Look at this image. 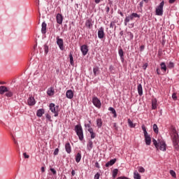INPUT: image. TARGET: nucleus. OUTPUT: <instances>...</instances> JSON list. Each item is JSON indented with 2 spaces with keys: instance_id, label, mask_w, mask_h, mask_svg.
<instances>
[{
  "instance_id": "1",
  "label": "nucleus",
  "mask_w": 179,
  "mask_h": 179,
  "mask_svg": "<svg viewBox=\"0 0 179 179\" xmlns=\"http://www.w3.org/2000/svg\"><path fill=\"white\" fill-rule=\"evenodd\" d=\"M5 94L6 97H12L13 96V92L5 85L0 86V94Z\"/></svg>"
},
{
  "instance_id": "2",
  "label": "nucleus",
  "mask_w": 179,
  "mask_h": 179,
  "mask_svg": "<svg viewBox=\"0 0 179 179\" xmlns=\"http://www.w3.org/2000/svg\"><path fill=\"white\" fill-rule=\"evenodd\" d=\"M49 108L54 115V117H58L59 115V106H55V103H50Z\"/></svg>"
},
{
  "instance_id": "3",
  "label": "nucleus",
  "mask_w": 179,
  "mask_h": 179,
  "mask_svg": "<svg viewBox=\"0 0 179 179\" xmlns=\"http://www.w3.org/2000/svg\"><path fill=\"white\" fill-rule=\"evenodd\" d=\"M74 130L76 131L80 141H82L84 138L83 136V129L80 124H77L75 126Z\"/></svg>"
},
{
  "instance_id": "4",
  "label": "nucleus",
  "mask_w": 179,
  "mask_h": 179,
  "mask_svg": "<svg viewBox=\"0 0 179 179\" xmlns=\"http://www.w3.org/2000/svg\"><path fill=\"white\" fill-rule=\"evenodd\" d=\"M134 17H141V15H139L136 13H133L130 15L127 16L124 19V26H128V23L131 22V20H134Z\"/></svg>"
},
{
  "instance_id": "5",
  "label": "nucleus",
  "mask_w": 179,
  "mask_h": 179,
  "mask_svg": "<svg viewBox=\"0 0 179 179\" xmlns=\"http://www.w3.org/2000/svg\"><path fill=\"white\" fill-rule=\"evenodd\" d=\"M164 6V1H162L156 8L155 13L157 16H163V8Z\"/></svg>"
},
{
  "instance_id": "6",
  "label": "nucleus",
  "mask_w": 179,
  "mask_h": 179,
  "mask_svg": "<svg viewBox=\"0 0 179 179\" xmlns=\"http://www.w3.org/2000/svg\"><path fill=\"white\" fill-rule=\"evenodd\" d=\"M172 141H173V148H175L176 150H178V149H179V145H178L179 136H178V134H174L172 136Z\"/></svg>"
},
{
  "instance_id": "7",
  "label": "nucleus",
  "mask_w": 179,
  "mask_h": 179,
  "mask_svg": "<svg viewBox=\"0 0 179 179\" xmlns=\"http://www.w3.org/2000/svg\"><path fill=\"white\" fill-rule=\"evenodd\" d=\"M92 103L95 107H96L97 108H101V102L100 101V99L97 98V96H94L92 98Z\"/></svg>"
},
{
  "instance_id": "8",
  "label": "nucleus",
  "mask_w": 179,
  "mask_h": 179,
  "mask_svg": "<svg viewBox=\"0 0 179 179\" xmlns=\"http://www.w3.org/2000/svg\"><path fill=\"white\" fill-rule=\"evenodd\" d=\"M57 44L59 47V48L61 50V51H64V39L60 38L59 36L57 37Z\"/></svg>"
},
{
  "instance_id": "9",
  "label": "nucleus",
  "mask_w": 179,
  "mask_h": 179,
  "mask_svg": "<svg viewBox=\"0 0 179 179\" xmlns=\"http://www.w3.org/2000/svg\"><path fill=\"white\" fill-rule=\"evenodd\" d=\"M166 141L163 140H159V148L162 152H166Z\"/></svg>"
},
{
  "instance_id": "10",
  "label": "nucleus",
  "mask_w": 179,
  "mask_h": 179,
  "mask_svg": "<svg viewBox=\"0 0 179 179\" xmlns=\"http://www.w3.org/2000/svg\"><path fill=\"white\" fill-rule=\"evenodd\" d=\"M80 50H81L83 55H84V56L87 55V52H89V48H87V45H83L80 47Z\"/></svg>"
},
{
  "instance_id": "11",
  "label": "nucleus",
  "mask_w": 179,
  "mask_h": 179,
  "mask_svg": "<svg viewBox=\"0 0 179 179\" xmlns=\"http://www.w3.org/2000/svg\"><path fill=\"white\" fill-rule=\"evenodd\" d=\"M98 38H104V28L101 27L98 30Z\"/></svg>"
},
{
  "instance_id": "12",
  "label": "nucleus",
  "mask_w": 179,
  "mask_h": 179,
  "mask_svg": "<svg viewBox=\"0 0 179 179\" xmlns=\"http://www.w3.org/2000/svg\"><path fill=\"white\" fill-rule=\"evenodd\" d=\"M145 138V145L148 146H150V145L152 143V138H150V135L146 134L144 136Z\"/></svg>"
},
{
  "instance_id": "13",
  "label": "nucleus",
  "mask_w": 179,
  "mask_h": 179,
  "mask_svg": "<svg viewBox=\"0 0 179 179\" xmlns=\"http://www.w3.org/2000/svg\"><path fill=\"white\" fill-rule=\"evenodd\" d=\"M85 27L87 29H92V27H93V20H92V18H89L86 20Z\"/></svg>"
},
{
  "instance_id": "14",
  "label": "nucleus",
  "mask_w": 179,
  "mask_h": 179,
  "mask_svg": "<svg viewBox=\"0 0 179 179\" xmlns=\"http://www.w3.org/2000/svg\"><path fill=\"white\" fill-rule=\"evenodd\" d=\"M28 106H35L36 105V99L34 96H30L27 99Z\"/></svg>"
},
{
  "instance_id": "15",
  "label": "nucleus",
  "mask_w": 179,
  "mask_h": 179,
  "mask_svg": "<svg viewBox=\"0 0 179 179\" xmlns=\"http://www.w3.org/2000/svg\"><path fill=\"white\" fill-rule=\"evenodd\" d=\"M56 20H57V23H58V24H62V22L64 21L62 15H61L60 13H58L56 16Z\"/></svg>"
},
{
  "instance_id": "16",
  "label": "nucleus",
  "mask_w": 179,
  "mask_h": 179,
  "mask_svg": "<svg viewBox=\"0 0 179 179\" xmlns=\"http://www.w3.org/2000/svg\"><path fill=\"white\" fill-rule=\"evenodd\" d=\"M65 150L66 153H68L69 155H71V153L72 152V147H71V143H66L65 144Z\"/></svg>"
},
{
  "instance_id": "17",
  "label": "nucleus",
  "mask_w": 179,
  "mask_h": 179,
  "mask_svg": "<svg viewBox=\"0 0 179 179\" xmlns=\"http://www.w3.org/2000/svg\"><path fill=\"white\" fill-rule=\"evenodd\" d=\"M66 97L70 99H73V92L71 90H67L66 92Z\"/></svg>"
},
{
  "instance_id": "18",
  "label": "nucleus",
  "mask_w": 179,
  "mask_h": 179,
  "mask_svg": "<svg viewBox=\"0 0 179 179\" xmlns=\"http://www.w3.org/2000/svg\"><path fill=\"white\" fill-rule=\"evenodd\" d=\"M41 33L42 34H45L47 33V24L45 22H43L41 25Z\"/></svg>"
},
{
  "instance_id": "19",
  "label": "nucleus",
  "mask_w": 179,
  "mask_h": 179,
  "mask_svg": "<svg viewBox=\"0 0 179 179\" xmlns=\"http://www.w3.org/2000/svg\"><path fill=\"white\" fill-rule=\"evenodd\" d=\"M115 162H117V159L115 158L110 160L106 164V167H110V166L115 164Z\"/></svg>"
},
{
  "instance_id": "20",
  "label": "nucleus",
  "mask_w": 179,
  "mask_h": 179,
  "mask_svg": "<svg viewBox=\"0 0 179 179\" xmlns=\"http://www.w3.org/2000/svg\"><path fill=\"white\" fill-rule=\"evenodd\" d=\"M45 113V110L43 108L38 109L36 112L37 117H41Z\"/></svg>"
},
{
  "instance_id": "21",
  "label": "nucleus",
  "mask_w": 179,
  "mask_h": 179,
  "mask_svg": "<svg viewBox=\"0 0 179 179\" xmlns=\"http://www.w3.org/2000/svg\"><path fill=\"white\" fill-rule=\"evenodd\" d=\"M137 90L139 96H142V94H143V89L142 88V84L138 85Z\"/></svg>"
},
{
  "instance_id": "22",
  "label": "nucleus",
  "mask_w": 179,
  "mask_h": 179,
  "mask_svg": "<svg viewBox=\"0 0 179 179\" xmlns=\"http://www.w3.org/2000/svg\"><path fill=\"white\" fill-rule=\"evenodd\" d=\"M87 149L89 150V152L93 149V141H92V140L88 141V143L87 144Z\"/></svg>"
},
{
  "instance_id": "23",
  "label": "nucleus",
  "mask_w": 179,
  "mask_h": 179,
  "mask_svg": "<svg viewBox=\"0 0 179 179\" xmlns=\"http://www.w3.org/2000/svg\"><path fill=\"white\" fill-rule=\"evenodd\" d=\"M160 66H161V70L164 72V73H165V72L167 71V66L166 65V63L162 62L160 64Z\"/></svg>"
},
{
  "instance_id": "24",
  "label": "nucleus",
  "mask_w": 179,
  "mask_h": 179,
  "mask_svg": "<svg viewBox=\"0 0 179 179\" xmlns=\"http://www.w3.org/2000/svg\"><path fill=\"white\" fill-rule=\"evenodd\" d=\"M82 160V154L80 152H78L76 155V163H79Z\"/></svg>"
},
{
  "instance_id": "25",
  "label": "nucleus",
  "mask_w": 179,
  "mask_h": 179,
  "mask_svg": "<svg viewBox=\"0 0 179 179\" xmlns=\"http://www.w3.org/2000/svg\"><path fill=\"white\" fill-rule=\"evenodd\" d=\"M157 108V99H153L152 101V110H156Z\"/></svg>"
},
{
  "instance_id": "26",
  "label": "nucleus",
  "mask_w": 179,
  "mask_h": 179,
  "mask_svg": "<svg viewBox=\"0 0 179 179\" xmlns=\"http://www.w3.org/2000/svg\"><path fill=\"white\" fill-rule=\"evenodd\" d=\"M118 54H119V56L120 57V59L122 62H124V50H122V49H120L118 50Z\"/></svg>"
},
{
  "instance_id": "27",
  "label": "nucleus",
  "mask_w": 179,
  "mask_h": 179,
  "mask_svg": "<svg viewBox=\"0 0 179 179\" xmlns=\"http://www.w3.org/2000/svg\"><path fill=\"white\" fill-rule=\"evenodd\" d=\"M87 131L91 135V139H94L96 138V134L93 131V129H87Z\"/></svg>"
},
{
  "instance_id": "28",
  "label": "nucleus",
  "mask_w": 179,
  "mask_h": 179,
  "mask_svg": "<svg viewBox=\"0 0 179 179\" xmlns=\"http://www.w3.org/2000/svg\"><path fill=\"white\" fill-rule=\"evenodd\" d=\"M109 111H111L112 114H113V118H117V111H115V109L113 107H110L108 108Z\"/></svg>"
},
{
  "instance_id": "29",
  "label": "nucleus",
  "mask_w": 179,
  "mask_h": 179,
  "mask_svg": "<svg viewBox=\"0 0 179 179\" xmlns=\"http://www.w3.org/2000/svg\"><path fill=\"white\" fill-rule=\"evenodd\" d=\"M96 127H98V128L103 127V120H101V118L96 120Z\"/></svg>"
},
{
  "instance_id": "30",
  "label": "nucleus",
  "mask_w": 179,
  "mask_h": 179,
  "mask_svg": "<svg viewBox=\"0 0 179 179\" xmlns=\"http://www.w3.org/2000/svg\"><path fill=\"white\" fill-rule=\"evenodd\" d=\"M159 141H162V139H158V141L156 139L152 140L153 145L155 146L157 150H159Z\"/></svg>"
},
{
  "instance_id": "31",
  "label": "nucleus",
  "mask_w": 179,
  "mask_h": 179,
  "mask_svg": "<svg viewBox=\"0 0 179 179\" xmlns=\"http://www.w3.org/2000/svg\"><path fill=\"white\" fill-rule=\"evenodd\" d=\"M47 94L48 96H54V89L52 87L48 88Z\"/></svg>"
},
{
  "instance_id": "32",
  "label": "nucleus",
  "mask_w": 179,
  "mask_h": 179,
  "mask_svg": "<svg viewBox=\"0 0 179 179\" xmlns=\"http://www.w3.org/2000/svg\"><path fill=\"white\" fill-rule=\"evenodd\" d=\"M134 179H141V175L139 174V173H138V171H134Z\"/></svg>"
},
{
  "instance_id": "33",
  "label": "nucleus",
  "mask_w": 179,
  "mask_h": 179,
  "mask_svg": "<svg viewBox=\"0 0 179 179\" xmlns=\"http://www.w3.org/2000/svg\"><path fill=\"white\" fill-rule=\"evenodd\" d=\"M127 122H128L129 127H130V128H135L136 125H135V124H134V122H132L131 121V119H128Z\"/></svg>"
},
{
  "instance_id": "34",
  "label": "nucleus",
  "mask_w": 179,
  "mask_h": 179,
  "mask_svg": "<svg viewBox=\"0 0 179 179\" xmlns=\"http://www.w3.org/2000/svg\"><path fill=\"white\" fill-rule=\"evenodd\" d=\"M153 131L155 134H159V127H157V124H153Z\"/></svg>"
},
{
  "instance_id": "35",
  "label": "nucleus",
  "mask_w": 179,
  "mask_h": 179,
  "mask_svg": "<svg viewBox=\"0 0 179 179\" xmlns=\"http://www.w3.org/2000/svg\"><path fill=\"white\" fill-rule=\"evenodd\" d=\"M167 66H168V68H169V69H173V68H174V66H175L174 62H169L167 64Z\"/></svg>"
},
{
  "instance_id": "36",
  "label": "nucleus",
  "mask_w": 179,
  "mask_h": 179,
  "mask_svg": "<svg viewBox=\"0 0 179 179\" xmlns=\"http://www.w3.org/2000/svg\"><path fill=\"white\" fill-rule=\"evenodd\" d=\"M93 72H94V76H97V75H99V67H94Z\"/></svg>"
},
{
  "instance_id": "37",
  "label": "nucleus",
  "mask_w": 179,
  "mask_h": 179,
  "mask_svg": "<svg viewBox=\"0 0 179 179\" xmlns=\"http://www.w3.org/2000/svg\"><path fill=\"white\" fill-rule=\"evenodd\" d=\"M109 71H110V73H113V74L115 73V68L114 67V66L110 65L109 66Z\"/></svg>"
},
{
  "instance_id": "38",
  "label": "nucleus",
  "mask_w": 179,
  "mask_h": 179,
  "mask_svg": "<svg viewBox=\"0 0 179 179\" xmlns=\"http://www.w3.org/2000/svg\"><path fill=\"white\" fill-rule=\"evenodd\" d=\"M142 130L143 131V134L145 135H148L149 134L148 133V131H146V127H145V124H143L141 126Z\"/></svg>"
},
{
  "instance_id": "39",
  "label": "nucleus",
  "mask_w": 179,
  "mask_h": 179,
  "mask_svg": "<svg viewBox=\"0 0 179 179\" xmlns=\"http://www.w3.org/2000/svg\"><path fill=\"white\" fill-rule=\"evenodd\" d=\"M127 36L129 37V40H133V38H134V34H132V32L128 31L127 32Z\"/></svg>"
},
{
  "instance_id": "40",
  "label": "nucleus",
  "mask_w": 179,
  "mask_h": 179,
  "mask_svg": "<svg viewBox=\"0 0 179 179\" xmlns=\"http://www.w3.org/2000/svg\"><path fill=\"white\" fill-rule=\"evenodd\" d=\"M117 174H118V169H115L113 171V178H115V177H117Z\"/></svg>"
},
{
  "instance_id": "41",
  "label": "nucleus",
  "mask_w": 179,
  "mask_h": 179,
  "mask_svg": "<svg viewBox=\"0 0 179 179\" xmlns=\"http://www.w3.org/2000/svg\"><path fill=\"white\" fill-rule=\"evenodd\" d=\"M114 27H115V29H117V27L115 26V22L112 21V22H110V28L114 29Z\"/></svg>"
},
{
  "instance_id": "42",
  "label": "nucleus",
  "mask_w": 179,
  "mask_h": 179,
  "mask_svg": "<svg viewBox=\"0 0 179 179\" xmlns=\"http://www.w3.org/2000/svg\"><path fill=\"white\" fill-rule=\"evenodd\" d=\"M48 51H49L48 45H44V52H45V55H47L48 54Z\"/></svg>"
},
{
  "instance_id": "43",
  "label": "nucleus",
  "mask_w": 179,
  "mask_h": 179,
  "mask_svg": "<svg viewBox=\"0 0 179 179\" xmlns=\"http://www.w3.org/2000/svg\"><path fill=\"white\" fill-rule=\"evenodd\" d=\"M90 124H92V122L89 121V123L85 124V127L88 128V129H93V128H92L90 126Z\"/></svg>"
},
{
  "instance_id": "44",
  "label": "nucleus",
  "mask_w": 179,
  "mask_h": 179,
  "mask_svg": "<svg viewBox=\"0 0 179 179\" xmlns=\"http://www.w3.org/2000/svg\"><path fill=\"white\" fill-rule=\"evenodd\" d=\"M45 118L47 120H48V121H50V122H52V120H51V115H50V114H46L45 115Z\"/></svg>"
},
{
  "instance_id": "45",
  "label": "nucleus",
  "mask_w": 179,
  "mask_h": 179,
  "mask_svg": "<svg viewBox=\"0 0 179 179\" xmlns=\"http://www.w3.org/2000/svg\"><path fill=\"white\" fill-rule=\"evenodd\" d=\"M69 59H70L71 65H73V57L72 56V54L69 55Z\"/></svg>"
},
{
  "instance_id": "46",
  "label": "nucleus",
  "mask_w": 179,
  "mask_h": 179,
  "mask_svg": "<svg viewBox=\"0 0 179 179\" xmlns=\"http://www.w3.org/2000/svg\"><path fill=\"white\" fill-rule=\"evenodd\" d=\"M138 172L139 173H145V168H143V166H139L138 167Z\"/></svg>"
},
{
  "instance_id": "47",
  "label": "nucleus",
  "mask_w": 179,
  "mask_h": 179,
  "mask_svg": "<svg viewBox=\"0 0 179 179\" xmlns=\"http://www.w3.org/2000/svg\"><path fill=\"white\" fill-rule=\"evenodd\" d=\"M59 153V149L56 148L53 152L54 156H57Z\"/></svg>"
},
{
  "instance_id": "48",
  "label": "nucleus",
  "mask_w": 179,
  "mask_h": 179,
  "mask_svg": "<svg viewBox=\"0 0 179 179\" xmlns=\"http://www.w3.org/2000/svg\"><path fill=\"white\" fill-rule=\"evenodd\" d=\"M170 174L172 176V177H176V172L173 170L170 171Z\"/></svg>"
},
{
  "instance_id": "49",
  "label": "nucleus",
  "mask_w": 179,
  "mask_h": 179,
  "mask_svg": "<svg viewBox=\"0 0 179 179\" xmlns=\"http://www.w3.org/2000/svg\"><path fill=\"white\" fill-rule=\"evenodd\" d=\"M94 179H100V173L95 174Z\"/></svg>"
},
{
  "instance_id": "50",
  "label": "nucleus",
  "mask_w": 179,
  "mask_h": 179,
  "mask_svg": "<svg viewBox=\"0 0 179 179\" xmlns=\"http://www.w3.org/2000/svg\"><path fill=\"white\" fill-rule=\"evenodd\" d=\"M172 99H173V100H177V94L173 93V94H172Z\"/></svg>"
},
{
  "instance_id": "51",
  "label": "nucleus",
  "mask_w": 179,
  "mask_h": 179,
  "mask_svg": "<svg viewBox=\"0 0 179 179\" xmlns=\"http://www.w3.org/2000/svg\"><path fill=\"white\" fill-rule=\"evenodd\" d=\"M23 156H24V159H29L30 157V156L29 155H27L26 152L23 153Z\"/></svg>"
},
{
  "instance_id": "52",
  "label": "nucleus",
  "mask_w": 179,
  "mask_h": 179,
  "mask_svg": "<svg viewBox=\"0 0 179 179\" xmlns=\"http://www.w3.org/2000/svg\"><path fill=\"white\" fill-rule=\"evenodd\" d=\"M50 171H51L54 175L57 174V171H55V170L54 169V168H51V169H50Z\"/></svg>"
},
{
  "instance_id": "53",
  "label": "nucleus",
  "mask_w": 179,
  "mask_h": 179,
  "mask_svg": "<svg viewBox=\"0 0 179 179\" xmlns=\"http://www.w3.org/2000/svg\"><path fill=\"white\" fill-rule=\"evenodd\" d=\"M139 6H140L141 9H142V8H143V1H141L139 3Z\"/></svg>"
},
{
  "instance_id": "54",
  "label": "nucleus",
  "mask_w": 179,
  "mask_h": 179,
  "mask_svg": "<svg viewBox=\"0 0 179 179\" xmlns=\"http://www.w3.org/2000/svg\"><path fill=\"white\" fill-rule=\"evenodd\" d=\"M95 166L97 168V169H100V164H99V162H95Z\"/></svg>"
},
{
  "instance_id": "55",
  "label": "nucleus",
  "mask_w": 179,
  "mask_h": 179,
  "mask_svg": "<svg viewBox=\"0 0 179 179\" xmlns=\"http://www.w3.org/2000/svg\"><path fill=\"white\" fill-rule=\"evenodd\" d=\"M113 127H114V128H115V129L117 131V130H118V127H117V123H114L113 124Z\"/></svg>"
},
{
  "instance_id": "56",
  "label": "nucleus",
  "mask_w": 179,
  "mask_h": 179,
  "mask_svg": "<svg viewBox=\"0 0 179 179\" xmlns=\"http://www.w3.org/2000/svg\"><path fill=\"white\" fill-rule=\"evenodd\" d=\"M143 50H145V45H141L140 47V51H143Z\"/></svg>"
},
{
  "instance_id": "57",
  "label": "nucleus",
  "mask_w": 179,
  "mask_h": 179,
  "mask_svg": "<svg viewBox=\"0 0 179 179\" xmlns=\"http://www.w3.org/2000/svg\"><path fill=\"white\" fill-rule=\"evenodd\" d=\"M106 13H109L110 12V7L109 6H106Z\"/></svg>"
},
{
  "instance_id": "58",
  "label": "nucleus",
  "mask_w": 179,
  "mask_h": 179,
  "mask_svg": "<svg viewBox=\"0 0 179 179\" xmlns=\"http://www.w3.org/2000/svg\"><path fill=\"white\" fill-rule=\"evenodd\" d=\"M143 69H146L148 68V64H145L143 66Z\"/></svg>"
},
{
  "instance_id": "59",
  "label": "nucleus",
  "mask_w": 179,
  "mask_h": 179,
  "mask_svg": "<svg viewBox=\"0 0 179 179\" xmlns=\"http://www.w3.org/2000/svg\"><path fill=\"white\" fill-rule=\"evenodd\" d=\"M75 174H76V172H75V170H72L71 171V176H75Z\"/></svg>"
},
{
  "instance_id": "60",
  "label": "nucleus",
  "mask_w": 179,
  "mask_h": 179,
  "mask_svg": "<svg viewBox=\"0 0 179 179\" xmlns=\"http://www.w3.org/2000/svg\"><path fill=\"white\" fill-rule=\"evenodd\" d=\"M41 171L42 173H44V171H45V169L44 168V166L41 167Z\"/></svg>"
},
{
  "instance_id": "61",
  "label": "nucleus",
  "mask_w": 179,
  "mask_h": 179,
  "mask_svg": "<svg viewBox=\"0 0 179 179\" xmlns=\"http://www.w3.org/2000/svg\"><path fill=\"white\" fill-rule=\"evenodd\" d=\"M157 75H160V69H157Z\"/></svg>"
},
{
  "instance_id": "62",
  "label": "nucleus",
  "mask_w": 179,
  "mask_h": 179,
  "mask_svg": "<svg viewBox=\"0 0 179 179\" xmlns=\"http://www.w3.org/2000/svg\"><path fill=\"white\" fill-rule=\"evenodd\" d=\"M176 2V0H169V3H174Z\"/></svg>"
},
{
  "instance_id": "63",
  "label": "nucleus",
  "mask_w": 179,
  "mask_h": 179,
  "mask_svg": "<svg viewBox=\"0 0 179 179\" xmlns=\"http://www.w3.org/2000/svg\"><path fill=\"white\" fill-rule=\"evenodd\" d=\"M100 1L101 0H94L95 3H100Z\"/></svg>"
},
{
  "instance_id": "64",
  "label": "nucleus",
  "mask_w": 179,
  "mask_h": 179,
  "mask_svg": "<svg viewBox=\"0 0 179 179\" xmlns=\"http://www.w3.org/2000/svg\"><path fill=\"white\" fill-rule=\"evenodd\" d=\"M120 36H124V31H121L120 32Z\"/></svg>"
}]
</instances>
